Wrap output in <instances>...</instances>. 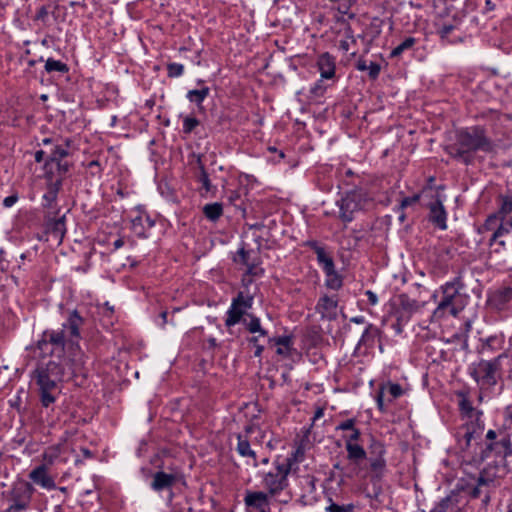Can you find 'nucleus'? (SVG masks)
<instances>
[{
  "label": "nucleus",
  "instance_id": "nucleus-1",
  "mask_svg": "<svg viewBox=\"0 0 512 512\" xmlns=\"http://www.w3.org/2000/svg\"><path fill=\"white\" fill-rule=\"evenodd\" d=\"M84 322L77 310L69 311L61 327L46 329L37 342L41 353L51 357L35 370L40 401L44 407L56 401L59 383L77 376H86L87 356L79 345L80 329Z\"/></svg>",
  "mask_w": 512,
  "mask_h": 512
},
{
  "label": "nucleus",
  "instance_id": "nucleus-2",
  "mask_svg": "<svg viewBox=\"0 0 512 512\" xmlns=\"http://www.w3.org/2000/svg\"><path fill=\"white\" fill-rule=\"evenodd\" d=\"M495 142L487 136L483 126L475 125L456 130L454 139L445 146V152L455 161L466 166L475 161L478 152L494 153Z\"/></svg>",
  "mask_w": 512,
  "mask_h": 512
},
{
  "label": "nucleus",
  "instance_id": "nucleus-3",
  "mask_svg": "<svg viewBox=\"0 0 512 512\" xmlns=\"http://www.w3.org/2000/svg\"><path fill=\"white\" fill-rule=\"evenodd\" d=\"M465 284L461 276H456L452 280L444 283L440 290L441 299L434 311L436 316L449 314L457 316L467 305L469 296L464 292Z\"/></svg>",
  "mask_w": 512,
  "mask_h": 512
},
{
  "label": "nucleus",
  "instance_id": "nucleus-4",
  "mask_svg": "<svg viewBox=\"0 0 512 512\" xmlns=\"http://www.w3.org/2000/svg\"><path fill=\"white\" fill-rule=\"evenodd\" d=\"M506 354H500L491 360H480L469 366V375L477 383L481 392L494 389L502 376L501 361Z\"/></svg>",
  "mask_w": 512,
  "mask_h": 512
},
{
  "label": "nucleus",
  "instance_id": "nucleus-5",
  "mask_svg": "<svg viewBox=\"0 0 512 512\" xmlns=\"http://www.w3.org/2000/svg\"><path fill=\"white\" fill-rule=\"evenodd\" d=\"M243 288L232 299L231 305L226 312L225 326L230 328L240 323L247 311L252 308L257 287L251 290L252 280L243 278Z\"/></svg>",
  "mask_w": 512,
  "mask_h": 512
},
{
  "label": "nucleus",
  "instance_id": "nucleus-6",
  "mask_svg": "<svg viewBox=\"0 0 512 512\" xmlns=\"http://www.w3.org/2000/svg\"><path fill=\"white\" fill-rule=\"evenodd\" d=\"M368 453L369 457L366 459L369 463L370 479L374 486L373 493L368 494V496L376 499L381 493V487L377 486V484L381 482L387 470L385 458L387 451L382 441L372 438L368 447Z\"/></svg>",
  "mask_w": 512,
  "mask_h": 512
},
{
  "label": "nucleus",
  "instance_id": "nucleus-7",
  "mask_svg": "<svg viewBox=\"0 0 512 512\" xmlns=\"http://www.w3.org/2000/svg\"><path fill=\"white\" fill-rule=\"evenodd\" d=\"M456 396L458 398V408L461 417L471 421V423L466 422L463 427L465 430L463 437L465 439L466 446H469L475 436L483 430V424L481 423L482 412L474 408L471 400L469 399L468 392L463 390L457 391Z\"/></svg>",
  "mask_w": 512,
  "mask_h": 512
},
{
  "label": "nucleus",
  "instance_id": "nucleus-8",
  "mask_svg": "<svg viewBox=\"0 0 512 512\" xmlns=\"http://www.w3.org/2000/svg\"><path fill=\"white\" fill-rule=\"evenodd\" d=\"M512 455L510 435L504 430H488L485 436V447L481 450L479 462L495 456L505 461Z\"/></svg>",
  "mask_w": 512,
  "mask_h": 512
},
{
  "label": "nucleus",
  "instance_id": "nucleus-9",
  "mask_svg": "<svg viewBox=\"0 0 512 512\" xmlns=\"http://www.w3.org/2000/svg\"><path fill=\"white\" fill-rule=\"evenodd\" d=\"M289 474V464H282L280 457H277L273 461V468L260 474L261 484L267 490L266 493L274 497L284 491L289 485Z\"/></svg>",
  "mask_w": 512,
  "mask_h": 512
},
{
  "label": "nucleus",
  "instance_id": "nucleus-10",
  "mask_svg": "<svg viewBox=\"0 0 512 512\" xmlns=\"http://www.w3.org/2000/svg\"><path fill=\"white\" fill-rule=\"evenodd\" d=\"M307 245L316 254L317 262L325 274V286L335 291L341 289L343 286V278L336 271L333 258L317 241H309Z\"/></svg>",
  "mask_w": 512,
  "mask_h": 512
},
{
  "label": "nucleus",
  "instance_id": "nucleus-11",
  "mask_svg": "<svg viewBox=\"0 0 512 512\" xmlns=\"http://www.w3.org/2000/svg\"><path fill=\"white\" fill-rule=\"evenodd\" d=\"M35 489L31 483L19 481L14 483L10 490L2 496L7 499L9 506L4 512H22L29 508Z\"/></svg>",
  "mask_w": 512,
  "mask_h": 512
},
{
  "label": "nucleus",
  "instance_id": "nucleus-12",
  "mask_svg": "<svg viewBox=\"0 0 512 512\" xmlns=\"http://www.w3.org/2000/svg\"><path fill=\"white\" fill-rule=\"evenodd\" d=\"M361 437L359 428L353 429L348 436H345V449L347 452V460L353 466L348 476L358 475L361 471V464L367 458V451L357 441Z\"/></svg>",
  "mask_w": 512,
  "mask_h": 512
},
{
  "label": "nucleus",
  "instance_id": "nucleus-13",
  "mask_svg": "<svg viewBox=\"0 0 512 512\" xmlns=\"http://www.w3.org/2000/svg\"><path fill=\"white\" fill-rule=\"evenodd\" d=\"M389 314L401 322H409L411 317L422 308V304L405 293L389 301Z\"/></svg>",
  "mask_w": 512,
  "mask_h": 512
},
{
  "label": "nucleus",
  "instance_id": "nucleus-14",
  "mask_svg": "<svg viewBox=\"0 0 512 512\" xmlns=\"http://www.w3.org/2000/svg\"><path fill=\"white\" fill-rule=\"evenodd\" d=\"M404 394V389L398 383L388 381L379 386L375 400L380 412L387 411V406Z\"/></svg>",
  "mask_w": 512,
  "mask_h": 512
},
{
  "label": "nucleus",
  "instance_id": "nucleus-15",
  "mask_svg": "<svg viewBox=\"0 0 512 512\" xmlns=\"http://www.w3.org/2000/svg\"><path fill=\"white\" fill-rule=\"evenodd\" d=\"M155 225L154 219L141 207L131 211V230L139 238H148V231Z\"/></svg>",
  "mask_w": 512,
  "mask_h": 512
},
{
  "label": "nucleus",
  "instance_id": "nucleus-16",
  "mask_svg": "<svg viewBox=\"0 0 512 512\" xmlns=\"http://www.w3.org/2000/svg\"><path fill=\"white\" fill-rule=\"evenodd\" d=\"M339 208V218L349 223L354 219V213L361 208L360 196L356 192L346 193L340 200L337 201Z\"/></svg>",
  "mask_w": 512,
  "mask_h": 512
},
{
  "label": "nucleus",
  "instance_id": "nucleus-17",
  "mask_svg": "<svg viewBox=\"0 0 512 512\" xmlns=\"http://www.w3.org/2000/svg\"><path fill=\"white\" fill-rule=\"evenodd\" d=\"M495 474H491L487 469H484L480 472L477 483L474 487H472L469 491V496L472 499H477L481 495H484L483 503L487 504L490 501V489L494 487L495 483Z\"/></svg>",
  "mask_w": 512,
  "mask_h": 512
},
{
  "label": "nucleus",
  "instance_id": "nucleus-18",
  "mask_svg": "<svg viewBox=\"0 0 512 512\" xmlns=\"http://www.w3.org/2000/svg\"><path fill=\"white\" fill-rule=\"evenodd\" d=\"M270 497L271 495L264 491L247 490L243 499L246 512H262L268 510L270 508Z\"/></svg>",
  "mask_w": 512,
  "mask_h": 512
},
{
  "label": "nucleus",
  "instance_id": "nucleus-19",
  "mask_svg": "<svg viewBox=\"0 0 512 512\" xmlns=\"http://www.w3.org/2000/svg\"><path fill=\"white\" fill-rule=\"evenodd\" d=\"M181 479L182 474L176 469H172L170 472L157 471L153 475L150 486L154 491L160 492L165 489H171Z\"/></svg>",
  "mask_w": 512,
  "mask_h": 512
},
{
  "label": "nucleus",
  "instance_id": "nucleus-20",
  "mask_svg": "<svg viewBox=\"0 0 512 512\" xmlns=\"http://www.w3.org/2000/svg\"><path fill=\"white\" fill-rule=\"evenodd\" d=\"M337 309L338 297L336 295H322L315 306V310L321 315V318L327 319L329 321L335 320L337 318Z\"/></svg>",
  "mask_w": 512,
  "mask_h": 512
},
{
  "label": "nucleus",
  "instance_id": "nucleus-21",
  "mask_svg": "<svg viewBox=\"0 0 512 512\" xmlns=\"http://www.w3.org/2000/svg\"><path fill=\"white\" fill-rule=\"evenodd\" d=\"M512 300V288L500 287L493 291L488 297V304L491 308L502 311L506 308L507 304Z\"/></svg>",
  "mask_w": 512,
  "mask_h": 512
},
{
  "label": "nucleus",
  "instance_id": "nucleus-22",
  "mask_svg": "<svg viewBox=\"0 0 512 512\" xmlns=\"http://www.w3.org/2000/svg\"><path fill=\"white\" fill-rule=\"evenodd\" d=\"M429 221L438 229H447V212L443 203L437 199L429 205Z\"/></svg>",
  "mask_w": 512,
  "mask_h": 512
},
{
  "label": "nucleus",
  "instance_id": "nucleus-23",
  "mask_svg": "<svg viewBox=\"0 0 512 512\" xmlns=\"http://www.w3.org/2000/svg\"><path fill=\"white\" fill-rule=\"evenodd\" d=\"M29 478L37 485L46 490H53L56 488L54 479L49 475L45 464L37 466L29 473Z\"/></svg>",
  "mask_w": 512,
  "mask_h": 512
},
{
  "label": "nucleus",
  "instance_id": "nucleus-24",
  "mask_svg": "<svg viewBox=\"0 0 512 512\" xmlns=\"http://www.w3.org/2000/svg\"><path fill=\"white\" fill-rule=\"evenodd\" d=\"M317 68L322 79H332L336 71V58L328 52L322 53L317 58Z\"/></svg>",
  "mask_w": 512,
  "mask_h": 512
},
{
  "label": "nucleus",
  "instance_id": "nucleus-25",
  "mask_svg": "<svg viewBox=\"0 0 512 512\" xmlns=\"http://www.w3.org/2000/svg\"><path fill=\"white\" fill-rule=\"evenodd\" d=\"M381 330L372 323H367L358 343L357 348L364 347L366 350L373 349L377 340H379Z\"/></svg>",
  "mask_w": 512,
  "mask_h": 512
},
{
  "label": "nucleus",
  "instance_id": "nucleus-26",
  "mask_svg": "<svg viewBox=\"0 0 512 512\" xmlns=\"http://www.w3.org/2000/svg\"><path fill=\"white\" fill-rule=\"evenodd\" d=\"M47 185V191L42 196V206L44 208H54V204L56 203L58 192L62 186V178H57L56 180H52L51 177Z\"/></svg>",
  "mask_w": 512,
  "mask_h": 512
},
{
  "label": "nucleus",
  "instance_id": "nucleus-27",
  "mask_svg": "<svg viewBox=\"0 0 512 512\" xmlns=\"http://www.w3.org/2000/svg\"><path fill=\"white\" fill-rule=\"evenodd\" d=\"M68 156V149L67 147H63L61 145H55L48 157V160L45 162L44 169L46 171V176L50 177V173L53 166L61 167V159Z\"/></svg>",
  "mask_w": 512,
  "mask_h": 512
},
{
  "label": "nucleus",
  "instance_id": "nucleus-28",
  "mask_svg": "<svg viewBox=\"0 0 512 512\" xmlns=\"http://www.w3.org/2000/svg\"><path fill=\"white\" fill-rule=\"evenodd\" d=\"M269 341L277 346L276 353L283 358H289L292 356L293 352H295L291 336L274 337L270 338Z\"/></svg>",
  "mask_w": 512,
  "mask_h": 512
},
{
  "label": "nucleus",
  "instance_id": "nucleus-29",
  "mask_svg": "<svg viewBox=\"0 0 512 512\" xmlns=\"http://www.w3.org/2000/svg\"><path fill=\"white\" fill-rule=\"evenodd\" d=\"M237 446L236 451L241 457H247L252 459L253 466H258L256 452L251 448L250 442L247 438V435L237 434Z\"/></svg>",
  "mask_w": 512,
  "mask_h": 512
},
{
  "label": "nucleus",
  "instance_id": "nucleus-30",
  "mask_svg": "<svg viewBox=\"0 0 512 512\" xmlns=\"http://www.w3.org/2000/svg\"><path fill=\"white\" fill-rule=\"evenodd\" d=\"M511 231L512 217L509 219L500 218L499 224L490 238V245H492L494 242H498L499 245L504 247L505 242L503 240H499V238L509 234Z\"/></svg>",
  "mask_w": 512,
  "mask_h": 512
},
{
  "label": "nucleus",
  "instance_id": "nucleus-31",
  "mask_svg": "<svg viewBox=\"0 0 512 512\" xmlns=\"http://www.w3.org/2000/svg\"><path fill=\"white\" fill-rule=\"evenodd\" d=\"M199 172L196 174V180L201 183L202 187L201 190L204 191L201 192V196H205V194H208L212 191L216 190V187L212 185L209 175L205 169L204 164L201 161V157L199 156L197 159Z\"/></svg>",
  "mask_w": 512,
  "mask_h": 512
},
{
  "label": "nucleus",
  "instance_id": "nucleus-32",
  "mask_svg": "<svg viewBox=\"0 0 512 512\" xmlns=\"http://www.w3.org/2000/svg\"><path fill=\"white\" fill-rule=\"evenodd\" d=\"M202 212L208 221L215 223L223 215V204L220 202L205 204L202 208Z\"/></svg>",
  "mask_w": 512,
  "mask_h": 512
},
{
  "label": "nucleus",
  "instance_id": "nucleus-33",
  "mask_svg": "<svg viewBox=\"0 0 512 512\" xmlns=\"http://www.w3.org/2000/svg\"><path fill=\"white\" fill-rule=\"evenodd\" d=\"M248 318L242 319L241 322L245 325L246 329L252 334L266 337L267 331L262 328L260 318L253 314H247Z\"/></svg>",
  "mask_w": 512,
  "mask_h": 512
},
{
  "label": "nucleus",
  "instance_id": "nucleus-34",
  "mask_svg": "<svg viewBox=\"0 0 512 512\" xmlns=\"http://www.w3.org/2000/svg\"><path fill=\"white\" fill-rule=\"evenodd\" d=\"M457 494L451 493L442 498L429 512H449L457 507Z\"/></svg>",
  "mask_w": 512,
  "mask_h": 512
},
{
  "label": "nucleus",
  "instance_id": "nucleus-35",
  "mask_svg": "<svg viewBox=\"0 0 512 512\" xmlns=\"http://www.w3.org/2000/svg\"><path fill=\"white\" fill-rule=\"evenodd\" d=\"M504 342L503 335H492L487 337L481 346V352L487 353V352H495L502 348Z\"/></svg>",
  "mask_w": 512,
  "mask_h": 512
},
{
  "label": "nucleus",
  "instance_id": "nucleus-36",
  "mask_svg": "<svg viewBox=\"0 0 512 512\" xmlns=\"http://www.w3.org/2000/svg\"><path fill=\"white\" fill-rule=\"evenodd\" d=\"M210 88L205 86L201 89L189 90L186 94V98L191 102L195 103L198 107H202L204 100L208 97Z\"/></svg>",
  "mask_w": 512,
  "mask_h": 512
},
{
  "label": "nucleus",
  "instance_id": "nucleus-37",
  "mask_svg": "<svg viewBox=\"0 0 512 512\" xmlns=\"http://www.w3.org/2000/svg\"><path fill=\"white\" fill-rule=\"evenodd\" d=\"M497 213L500 218L509 219L512 217V195L499 196V208Z\"/></svg>",
  "mask_w": 512,
  "mask_h": 512
},
{
  "label": "nucleus",
  "instance_id": "nucleus-38",
  "mask_svg": "<svg viewBox=\"0 0 512 512\" xmlns=\"http://www.w3.org/2000/svg\"><path fill=\"white\" fill-rule=\"evenodd\" d=\"M417 43V39L414 37H407L400 44L394 47L390 52L391 58L400 57L405 51L410 50Z\"/></svg>",
  "mask_w": 512,
  "mask_h": 512
},
{
  "label": "nucleus",
  "instance_id": "nucleus-39",
  "mask_svg": "<svg viewBox=\"0 0 512 512\" xmlns=\"http://www.w3.org/2000/svg\"><path fill=\"white\" fill-rule=\"evenodd\" d=\"M45 70L47 73L59 72V73L64 74L69 71V67L67 66L66 63H64L60 60L48 58L45 63Z\"/></svg>",
  "mask_w": 512,
  "mask_h": 512
},
{
  "label": "nucleus",
  "instance_id": "nucleus-40",
  "mask_svg": "<svg viewBox=\"0 0 512 512\" xmlns=\"http://www.w3.org/2000/svg\"><path fill=\"white\" fill-rule=\"evenodd\" d=\"M304 458V448L298 446L293 452H291L286 458L281 459L282 464H289V471L291 472L293 465L297 462L302 461Z\"/></svg>",
  "mask_w": 512,
  "mask_h": 512
},
{
  "label": "nucleus",
  "instance_id": "nucleus-41",
  "mask_svg": "<svg viewBox=\"0 0 512 512\" xmlns=\"http://www.w3.org/2000/svg\"><path fill=\"white\" fill-rule=\"evenodd\" d=\"M60 454H61V445L60 444L51 445L44 450V452L42 454V458L46 464L51 465L55 462L56 459L59 458Z\"/></svg>",
  "mask_w": 512,
  "mask_h": 512
},
{
  "label": "nucleus",
  "instance_id": "nucleus-42",
  "mask_svg": "<svg viewBox=\"0 0 512 512\" xmlns=\"http://www.w3.org/2000/svg\"><path fill=\"white\" fill-rule=\"evenodd\" d=\"M499 221H500V215L497 212L489 215L483 224V230L495 231V229L497 228V226L499 224Z\"/></svg>",
  "mask_w": 512,
  "mask_h": 512
},
{
  "label": "nucleus",
  "instance_id": "nucleus-43",
  "mask_svg": "<svg viewBox=\"0 0 512 512\" xmlns=\"http://www.w3.org/2000/svg\"><path fill=\"white\" fill-rule=\"evenodd\" d=\"M184 73V66L180 63H169L167 65V75L169 78H177Z\"/></svg>",
  "mask_w": 512,
  "mask_h": 512
},
{
  "label": "nucleus",
  "instance_id": "nucleus-44",
  "mask_svg": "<svg viewBox=\"0 0 512 512\" xmlns=\"http://www.w3.org/2000/svg\"><path fill=\"white\" fill-rule=\"evenodd\" d=\"M199 125V120L192 116H187L183 120L182 131L185 134H190Z\"/></svg>",
  "mask_w": 512,
  "mask_h": 512
},
{
  "label": "nucleus",
  "instance_id": "nucleus-45",
  "mask_svg": "<svg viewBox=\"0 0 512 512\" xmlns=\"http://www.w3.org/2000/svg\"><path fill=\"white\" fill-rule=\"evenodd\" d=\"M357 419L356 418H349L344 421H341L336 427V431H353V429H356Z\"/></svg>",
  "mask_w": 512,
  "mask_h": 512
},
{
  "label": "nucleus",
  "instance_id": "nucleus-46",
  "mask_svg": "<svg viewBox=\"0 0 512 512\" xmlns=\"http://www.w3.org/2000/svg\"><path fill=\"white\" fill-rule=\"evenodd\" d=\"M326 512H353L354 505L348 504V505H339L336 503L331 502L330 505H328L325 508Z\"/></svg>",
  "mask_w": 512,
  "mask_h": 512
},
{
  "label": "nucleus",
  "instance_id": "nucleus-47",
  "mask_svg": "<svg viewBox=\"0 0 512 512\" xmlns=\"http://www.w3.org/2000/svg\"><path fill=\"white\" fill-rule=\"evenodd\" d=\"M260 337L261 336L257 335V336H252L251 338L248 339L249 344H251L255 349L254 350L255 357H261V355L264 351V345H262L260 343Z\"/></svg>",
  "mask_w": 512,
  "mask_h": 512
},
{
  "label": "nucleus",
  "instance_id": "nucleus-48",
  "mask_svg": "<svg viewBox=\"0 0 512 512\" xmlns=\"http://www.w3.org/2000/svg\"><path fill=\"white\" fill-rule=\"evenodd\" d=\"M327 87L323 84V79L320 78L315 84L310 88V93L314 96L320 97L323 96Z\"/></svg>",
  "mask_w": 512,
  "mask_h": 512
},
{
  "label": "nucleus",
  "instance_id": "nucleus-49",
  "mask_svg": "<svg viewBox=\"0 0 512 512\" xmlns=\"http://www.w3.org/2000/svg\"><path fill=\"white\" fill-rule=\"evenodd\" d=\"M235 262L241 263L243 265H248L250 262V252L245 250V248H240L237 252V257L234 258Z\"/></svg>",
  "mask_w": 512,
  "mask_h": 512
},
{
  "label": "nucleus",
  "instance_id": "nucleus-50",
  "mask_svg": "<svg viewBox=\"0 0 512 512\" xmlns=\"http://www.w3.org/2000/svg\"><path fill=\"white\" fill-rule=\"evenodd\" d=\"M368 71V75L369 77L372 79V80H375L378 78L379 74H380V71H381V66L380 64H378L377 62H370L368 64V68L367 70Z\"/></svg>",
  "mask_w": 512,
  "mask_h": 512
},
{
  "label": "nucleus",
  "instance_id": "nucleus-51",
  "mask_svg": "<svg viewBox=\"0 0 512 512\" xmlns=\"http://www.w3.org/2000/svg\"><path fill=\"white\" fill-rule=\"evenodd\" d=\"M301 484L306 486V490L309 493H312L315 491V478L311 475H305L301 479Z\"/></svg>",
  "mask_w": 512,
  "mask_h": 512
},
{
  "label": "nucleus",
  "instance_id": "nucleus-52",
  "mask_svg": "<svg viewBox=\"0 0 512 512\" xmlns=\"http://www.w3.org/2000/svg\"><path fill=\"white\" fill-rule=\"evenodd\" d=\"M420 200V195L415 194L413 196L405 197L401 200L400 209H405L408 206L416 204Z\"/></svg>",
  "mask_w": 512,
  "mask_h": 512
},
{
  "label": "nucleus",
  "instance_id": "nucleus-53",
  "mask_svg": "<svg viewBox=\"0 0 512 512\" xmlns=\"http://www.w3.org/2000/svg\"><path fill=\"white\" fill-rule=\"evenodd\" d=\"M87 167L91 170L92 175H96L98 177L102 174V168L98 160H92L88 163Z\"/></svg>",
  "mask_w": 512,
  "mask_h": 512
},
{
  "label": "nucleus",
  "instance_id": "nucleus-54",
  "mask_svg": "<svg viewBox=\"0 0 512 512\" xmlns=\"http://www.w3.org/2000/svg\"><path fill=\"white\" fill-rule=\"evenodd\" d=\"M246 275L243 278H246V276H257L259 275V272H263L261 268H258L254 263L249 262L248 265H246Z\"/></svg>",
  "mask_w": 512,
  "mask_h": 512
},
{
  "label": "nucleus",
  "instance_id": "nucleus-55",
  "mask_svg": "<svg viewBox=\"0 0 512 512\" xmlns=\"http://www.w3.org/2000/svg\"><path fill=\"white\" fill-rule=\"evenodd\" d=\"M18 199H19V197L16 193L12 194L10 196H7L3 200V206L5 208H10L15 205V203L18 201Z\"/></svg>",
  "mask_w": 512,
  "mask_h": 512
},
{
  "label": "nucleus",
  "instance_id": "nucleus-56",
  "mask_svg": "<svg viewBox=\"0 0 512 512\" xmlns=\"http://www.w3.org/2000/svg\"><path fill=\"white\" fill-rule=\"evenodd\" d=\"M48 14H49V11H48V8L46 6H41L38 10H37V13H36V20H40V21H45L46 18L48 17Z\"/></svg>",
  "mask_w": 512,
  "mask_h": 512
},
{
  "label": "nucleus",
  "instance_id": "nucleus-57",
  "mask_svg": "<svg viewBox=\"0 0 512 512\" xmlns=\"http://www.w3.org/2000/svg\"><path fill=\"white\" fill-rule=\"evenodd\" d=\"M365 295H366L367 300H368L370 305H372V306L377 305L378 297H377L376 293H374L371 290H367V291H365Z\"/></svg>",
  "mask_w": 512,
  "mask_h": 512
},
{
  "label": "nucleus",
  "instance_id": "nucleus-58",
  "mask_svg": "<svg viewBox=\"0 0 512 512\" xmlns=\"http://www.w3.org/2000/svg\"><path fill=\"white\" fill-rule=\"evenodd\" d=\"M407 323L408 322H401L400 320H396V322L392 324V329L397 335H399L403 332V328Z\"/></svg>",
  "mask_w": 512,
  "mask_h": 512
},
{
  "label": "nucleus",
  "instance_id": "nucleus-59",
  "mask_svg": "<svg viewBox=\"0 0 512 512\" xmlns=\"http://www.w3.org/2000/svg\"><path fill=\"white\" fill-rule=\"evenodd\" d=\"M368 68V63L364 58H359L356 62V69L359 71H366Z\"/></svg>",
  "mask_w": 512,
  "mask_h": 512
},
{
  "label": "nucleus",
  "instance_id": "nucleus-60",
  "mask_svg": "<svg viewBox=\"0 0 512 512\" xmlns=\"http://www.w3.org/2000/svg\"><path fill=\"white\" fill-rule=\"evenodd\" d=\"M350 322L352 323H355V324H365L366 323V319L364 316H354L350 319Z\"/></svg>",
  "mask_w": 512,
  "mask_h": 512
},
{
  "label": "nucleus",
  "instance_id": "nucleus-61",
  "mask_svg": "<svg viewBox=\"0 0 512 512\" xmlns=\"http://www.w3.org/2000/svg\"><path fill=\"white\" fill-rule=\"evenodd\" d=\"M44 155L45 152L43 150L36 151L34 155L35 161L38 163L42 162L44 160Z\"/></svg>",
  "mask_w": 512,
  "mask_h": 512
},
{
  "label": "nucleus",
  "instance_id": "nucleus-62",
  "mask_svg": "<svg viewBox=\"0 0 512 512\" xmlns=\"http://www.w3.org/2000/svg\"><path fill=\"white\" fill-rule=\"evenodd\" d=\"M490 116H491V117H498V116H499V113H498V111H496V110H491V109H490V110H488V111L483 112V117H485V118H486V117H490Z\"/></svg>",
  "mask_w": 512,
  "mask_h": 512
},
{
  "label": "nucleus",
  "instance_id": "nucleus-63",
  "mask_svg": "<svg viewBox=\"0 0 512 512\" xmlns=\"http://www.w3.org/2000/svg\"><path fill=\"white\" fill-rule=\"evenodd\" d=\"M124 245V240L122 238H118L113 242V247L115 250L120 249Z\"/></svg>",
  "mask_w": 512,
  "mask_h": 512
},
{
  "label": "nucleus",
  "instance_id": "nucleus-64",
  "mask_svg": "<svg viewBox=\"0 0 512 512\" xmlns=\"http://www.w3.org/2000/svg\"><path fill=\"white\" fill-rule=\"evenodd\" d=\"M81 452H82L84 458H86V459H89V458L93 457L92 452L88 448H82Z\"/></svg>",
  "mask_w": 512,
  "mask_h": 512
}]
</instances>
